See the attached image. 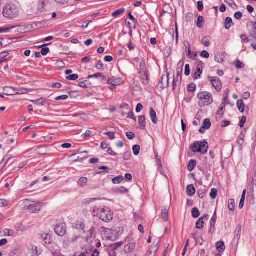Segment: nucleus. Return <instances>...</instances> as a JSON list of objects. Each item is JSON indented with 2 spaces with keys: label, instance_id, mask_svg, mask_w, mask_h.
<instances>
[{
  "label": "nucleus",
  "instance_id": "f257e3e1",
  "mask_svg": "<svg viewBox=\"0 0 256 256\" xmlns=\"http://www.w3.org/2000/svg\"><path fill=\"white\" fill-rule=\"evenodd\" d=\"M94 216H97L103 222H109L113 219L114 213L111 210L106 206L94 207L92 210Z\"/></svg>",
  "mask_w": 256,
  "mask_h": 256
},
{
  "label": "nucleus",
  "instance_id": "f03ea898",
  "mask_svg": "<svg viewBox=\"0 0 256 256\" xmlns=\"http://www.w3.org/2000/svg\"><path fill=\"white\" fill-rule=\"evenodd\" d=\"M3 15L8 18H14L18 16V7L12 3L6 4L3 9Z\"/></svg>",
  "mask_w": 256,
  "mask_h": 256
},
{
  "label": "nucleus",
  "instance_id": "7ed1b4c3",
  "mask_svg": "<svg viewBox=\"0 0 256 256\" xmlns=\"http://www.w3.org/2000/svg\"><path fill=\"white\" fill-rule=\"evenodd\" d=\"M197 98L199 100L198 104L201 107L208 106L213 102L212 96L208 92H202L198 93Z\"/></svg>",
  "mask_w": 256,
  "mask_h": 256
},
{
  "label": "nucleus",
  "instance_id": "20e7f679",
  "mask_svg": "<svg viewBox=\"0 0 256 256\" xmlns=\"http://www.w3.org/2000/svg\"><path fill=\"white\" fill-rule=\"evenodd\" d=\"M208 148V143L204 141L202 142H196L191 146V149L194 152H200L202 154H206Z\"/></svg>",
  "mask_w": 256,
  "mask_h": 256
},
{
  "label": "nucleus",
  "instance_id": "39448f33",
  "mask_svg": "<svg viewBox=\"0 0 256 256\" xmlns=\"http://www.w3.org/2000/svg\"><path fill=\"white\" fill-rule=\"evenodd\" d=\"M196 69L194 75V79L197 80L200 78V75L202 73L204 63L201 60H198L196 62Z\"/></svg>",
  "mask_w": 256,
  "mask_h": 256
},
{
  "label": "nucleus",
  "instance_id": "423d86ee",
  "mask_svg": "<svg viewBox=\"0 0 256 256\" xmlns=\"http://www.w3.org/2000/svg\"><path fill=\"white\" fill-rule=\"evenodd\" d=\"M208 78L216 91L220 92L222 88V84L220 78L218 77H209Z\"/></svg>",
  "mask_w": 256,
  "mask_h": 256
},
{
  "label": "nucleus",
  "instance_id": "0eeeda50",
  "mask_svg": "<svg viewBox=\"0 0 256 256\" xmlns=\"http://www.w3.org/2000/svg\"><path fill=\"white\" fill-rule=\"evenodd\" d=\"M56 233L60 236H64L66 234V224L60 223L54 228Z\"/></svg>",
  "mask_w": 256,
  "mask_h": 256
},
{
  "label": "nucleus",
  "instance_id": "6e6552de",
  "mask_svg": "<svg viewBox=\"0 0 256 256\" xmlns=\"http://www.w3.org/2000/svg\"><path fill=\"white\" fill-rule=\"evenodd\" d=\"M42 205V203L41 202L34 203L28 206V209L31 212H38L41 210Z\"/></svg>",
  "mask_w": 256,
  "mask_h": 256
},
{
  "label": "nucleus",
  "instance_id": "1a4fd4ad",
  "mask_svg": "<svg viewBox=\"0 0 256 256\" xmlns=\"http://www.w3.org/2000/svg\"><path fill=\"white\" fill-rule=\"evenodd\" d=\"M6 88L8 89V90L12 89V90H14L13 93L6 94L7 95H9V96L26 94L28 92V90L24 88H20L18 89H15V88H11V87H8V88Z\"/></svg>",
  "mask_w": 256,
  "mask_h": 256
},
{
  "label": "nucleus",
  "instance_id": "9d476101",
  "mask_svg": "<svg viewBox=\"0 0 256 256\" xmlns=\"http://www.w3.org/2000/svg\"><path fill=\"white\" fill-rule=\"evenodd\" d=\"M136 244L134 242H129L124 246V250L127 254H132L136 249Z\"/></svg>",
  "mask_w": 256,
  "mask_h": 256
},
{
  "label": "nucleus",
  "instance_id": "9b49d317",
  "mask_svg": "<svg viewBox=\"0 0 256 256\" xmlns=\"http://www.w3.org/2000/svg\"><path fill=\"white\" fill-rule=\"evenodd\" d=\"M211 126V122L210 120L206 118L204 120L202 125L200 128L199 130V132L201 134L204 132L205 130L210 128Z\"/></svg>",
  "mask_w": 256,
  "mask_h": 256
},
{
  "label": "nucleus",
  "instance_id": "f8f14e48",
  "mask_svg": "<svg viewBox=\"0 0 256 256\" xmlns=\"http://www.w3.org/2000/svg\"><path fill=\"white\" fill-rule=\"evenodd\" d=\"M208 215L205 214L202 218H200L196 223V227L197 228L200 229L204 226V222L207 221L208 219Z\"/></svg>",
  "mask_w": 256,
  "mask_h": 256
},
{
  "label": "nucleus",
  "instance_id": "ddd939ff",
  "mask_svg": "<svg viewBox=\"0 0 256 256\" xmlns=\"http://www.w3.org/2000/svg\"><path fill=\"white\" fill-rule=\"evenodd\" d=\"M225 106H226L224 104L222 103L221 104L216 114V120H220L224 114L223 110L225 108Z\"/></svg>",
  "mask_w": 256,
  "mask_h": 256
},
{
  "label": "nucleus",
  "instance_id": "4468645a",
  "mask_svg": "<svg viewBox=\"0 0 256 256\" xmlns=\"http://www.w3.org/2000/svg\"><path fill=\"white\" fill-rule=\"evenodd\" d=\"M41 238L46 244H49L52 243V239L48 234L46 233L42 234Z\"/></svg>",
  "mask_w": 256,
  "mask_h": 256
},
{
  "label": "nucleus",
  "instance_id": "2eb2a0df",
  "mask_svg": "<svg viewBox=\"0 0 256 256\" xmlns=\"http://www.w3.org/2000/svg\"><path fill=\"white\" fill-rule=\"evenodd\" d=\"M250 36L256 40V22H252L250 31Z\"/></svg>",
  "mask_w": 256,
  "mask_h": 256
},
{
  "label": "nucleus",
  "instance_id": "dca6fc26",
  "mask_svg": "<svg viewBox=\"0 0 256 256\" xmlns=\"http://www.w3.org/2000/svg\"><path fill=\"white\" fill-rule=\"evenodd\" d=\"M48 0H39L38 4V10L41 12H43L46 10V2Z\"/></svg>",
  "mask_w": 256,
  "mask_h": 256
},
{
  "label": "nucleus",
  "instance_id": "f3484780",
  "mask_svg": "<svg viewBox=\"0 0 256 256\" xmlns=\"http://www.w3.org/2000/svg\"><path fill=\"white\" fill-rule=\"evenodd\" d=\"M186 192L188 196H192L196 193V188L193 185H188L187 186Z\"/></svg>",
  "mask_w": 256,
  "mask_h": 256
},
{
  "label": "nucleus",
  "instance_id": "a211bd4d",
  "mask_svg": "<svg viewBox=\"0 0 256 256\" xmlns=\"http://www.w3.org/2000/svg\"><path fill=\"white\" fill-rule=\"evenodd\" d=\"M150 116L152 119V122L154 124H156L157 122V118H156V114L153 108H150Z\"/></svg>",
  "mask_w": 256,
  "mask_h": 256
},
{
  "label": "nucleus",
  "instance_id": "6ab92c4d",
  "mask_svg": "<svg viewBox=\"0 0 256 256\" xmlns=\"http://www.w3.org/2000/svg\"><path fill=\"white\" fill-rule=\"evenodd\" d=\"M196 160H191L189 161L188 166V169L189 172H192L194 168L196 167Z\"/></svg>",
  "mask_w": 256,
  "mask_h": 256
},
{
  "label": "nucleus",
  "instance_id": "aec40b11",
  "mask_svg": "<svg viewBox=\"0 0 256 256\" xmlns=\"http://www.w3.org/2000/svg\"><path fill=\"white\" fill-rule=\"evenodd\" d=\"M236 105L238 110L241 112H243L244 110L245 105L242 100H238L236 102Z\"/></svg>",
  "mask_w": 256,
  "mask_h": 256
},
{
  "label": "nucleus",
  "instance_id": "412c9836",
  "mask_svg": "<svg viewBox=\"0 0 256 256\" xmlns=\"http://www.w3.org/2000/svg\"><path fill=\"white\" fill-rule=\"evenodd\" d=\"M217 250L220 252H222L225 250V245L223 242H218L216 243Z\"/></svg>",
  "mask_w": 256,
  "mask_h": 256
},
{
  "label": "nucleus",
  "instance_id": "4be33fe9",
  "mask_svg": "<svg viewBox=\"0 0 256 256\" xmlns=\"http://www.w3.org/2000/svg\"><path fill=\"white\" fill-rule=\"evenodd\" d=\"M146 118L144 116H140L138 117V122L141 129H144L146 126Z\"/></svg>",
  "mask_w": 256,
  "mask_h": 256
},
{
  "label": "nucleus",
  "instance_id": "5701e85b",
  "mask_svg": "<svg viewBox=\"0 0 256 256\" xmlns=\"http://www.w3.org/2000/svg\"><path fill=\"white\" fill-rule=\"evenodd\" d=\"M246 192V189L244 190L242 192V198H241L240 202L239 204V208L240 209L242 208L244 206V202L245 200Z\"/></svg>",
  "mask_w": 256,
  "mask_h": 256
},
{
  "label": "nucleus",
  "instance_id": "b1692460",
  "mask_svg": "<svg viewBox=\"0 0 256 256\" xmlns=\"http://www.w3.org/2000/svg\"><path fill=\"white\" fill-rule=\"evenodd\" d=\"M204 18L202 16H199L198 18V21H197V26L198 28H202L204 26Z\"/></svg>",
  "mask_w": 256,
  "mask_h": 256
},
{
  "label": "nucleus",
  "instance_id": "393cba45",
  "mask_svg": "<svg viewBox=\"0 0 256 256\" xmlns=\"http://www.w3.org/2000/svg\"><path fill=\"white\" fill-rule=\"evenodd\" d=\"M232 19L230 18H227L225 20V28L228 30L232 25Z\"/></svg>",
  "mask_w": 256,
  "mask_h": 256
},
{
  "label": "nucleus",
  "instance_id": "a878e982",
  "mask_svg": "<svg viewBox=\"0 0 256 256\" xmlns=\"http://www.w3.org/2000/svg\"><path fill=\"white\" fill-rule=\"evenodd\" d=\"M228 208L232 212L234 211L235 208V202L234 200L230 199L228 200Z\"/></svg>",
  "mask_w": 256,
  "mask_h": 256
},
{
  "label": "nucleus",
  "instance_id": "bb28decb",
  "mask_svg": "<svg viewBox=\"0 0 256 256\" xmlns=\"http://www.w3.org/2000/svg\"><path fill=\"white\" fill-rule=\"evenodd\" d=\"M46 100L44 98H40L37 100H32V102L38 105H44L46 103Z\"/></svg>",
  "mask_w": 256,
  "mask_h": 256
},
{
  "label": "nucleus",
  "instance_id": "cd10ccee",
  "mask_svg": "<svg viewBox=\"0 0 256 256\" xmlns=\"http://www.w3.org/2000/svg\"><path fill=\"white\" fill-rule=\"evenodd\" d=\"M100 78L102 79V80H106V76L102 73H97V74H96L93 75L89 76H88V78Z\"/></svg>",
  "mask_w": 256,
  "mask_h": 256
},
{
  "label": "nucleus",
  "instance_id": "c85d7f7f",
  "mask_svg": "<svg viewBox=\"0 0 256 256\" xmlns=\"http://www.w3.org/2000/svg\"><path fill=\"white\" fill-rule=\"evenodd\" d=\"M124 179V178L122 176H118L112 178V182L114 184H120L123 181Z\"/></svg>",
  "mask_w": 256,
  "mask_h": 256
},
{
  "label": "nucleus",
  "instance_id": "c756f323",
  "mask_svg": "<svg viewBox=\"0 0 256 256\" xmlns=\"http://www.w3.org/2000/svg\"><path fill=\"white\" fill-rule=\"evenodd\" d=\"M88 182V179L86 177H82L79 179L78 181V184L81 186H86Z\"/></svg>",
  "mask_w": 256,
  "mask_h": 256
},
{
  "label": "nucleus",
  "instance_id": "7c9ffc66",
  "mask_svg": "<svg viewBox=\"0 0 256 256\" xmlns=\"http://www.w3.org/2000/svg\"><path fill=\"white\" fill-rule=\"evenodd\" d=\"M192 217L194 218H198L200 215V212L198 208H193L192 210Z\"/></svg>",
  "mask_w": 256,
  "mask_h": 256
},
{
  "label": "nucleus",
  "instance_id": "2f4dec72",
  "mask_svg": "<svg viewBox=\"0 0 256 256\" xmlns=\"http://www.w3.org/2000/svg\"><path fill=\"white\" fill-rule=\"evenodd\" d=\"M202 43L206 47L210 46V42L208 37L204 36L202 40Z\"/></svg>",
  "mask_w": 256,
  "mask_h": 256
},
{
  "label": "nucleus",
  "instance_id": "473e14b6",
  "mask_svg": "<svg viewBox=\"0 0 256 256\" xmlns=\"http://www.w3.org/2000/svg\"><path fill=\"white\" fill-rule=\"evenodd\" d=\"M124 11H125L124 8H120V9L116 10V11H115L112 14V16L114 17H116L118 16H119L120 14H123L124 12Z\"/></svg>",
  "mask_w": 256,
  "mask_h": 256
},
{
  "label": "nucleus",
  "instance_id": "72a5a7b5",
  "mask_svg": "<svg viewBox=\"0 0 256 256\" xmlns=\"http://www.w3.org/2000/svg\"><path fill=\"white\" fill-rule=\"evenodd\" d=\"M162 217L164 220V221L168 220V211L166 208L162 210Z\"/></svg>",
  "mask_w": 256,
  "mask_h": 256
},
{
  "label": "nucleus",
  "instance_id": "f704fd0d",
  "mask_svg": "<svg viewBox=\"0 0 256 256\" xmlns=\"http://www.w3.org/2000/svg\"><path fill=\"white\" fill-rule=\"evenodd\" d=\"M217 194H218L217 190L214 188H212L211 190V192L210 193V196L212 200L215 199L217 196Z\"/></svg>",
  "mask_w": 256,
  "mask_h": 256
},
{
  "label": "nucleus",
  "instance_id": "c9c22d12",
  "mask_svg": "<svg viewBox=\"0 0 256 256\" xmlns=\"http://www.w3.org/2000/svg\"><path fill=\"white\" fill-rule=\"evenodd\" d=\"M10 206L9 202L8 200L4 199L0 200V207H6Z\"/></svg>",
  "mask_w": 256,
  "mask_h": 256
},
{
  "label": "nucleus",
  "instance_id": "e433bc0d",
  "mask_svg": "<svg viewBox=\"0 0 256 256\" xmlns=\"http://www.w3.org/2000/svg\"><path fill=\"white\" fill-rule=\"evenodd\" d=\"M132 150L134 155H138L140 153V146L139 145L134 146H132Z\"/></svg>",
  "mask_w": 256,
  "mask_h": 256
},
{
  "label": "nucleus",
  "instance_id": "4c0bfd02",
  "mask_svg": "<svg viewBox=\"0 0 256 256\" xmlns=\"http://www.w3.org/2000/svg\"><path fill=\"white\" fill-rule=\"evenodd\" d=\"M78 78L77 74H73L66 77V79L68 80H76Z\"/></svg>",
  "mask_w": 256,
  "mask_h": 256
},
{
  "label": "nucleus",
  "instance_id": "58836bf2",
  "mask_svg": "<svg viewBox=\"0 0 256 256\" xmlns=\"http://www.w3.org/2000/svg\"><path fill=\"white\" fill-rule=\"evenodd\" d=\"M118 79H115L114 78H110L108 81H107V83L108 84H116V86H117L118 84H119L118 82Z\"/></svg>",
  "mask_w": 256,
  "mask_h": 256
},
{
  "label": "nucleus",
  "instance_id": "ea45409f",
  "mask_svg": "<svg viewBox=\"0 0 256 256\" xmlns=\"http://www.w3.org/2000/svg\"><path fill=\"white\" fill-rule=\"evenodd\" d=\"M140 72L142 74V76H144L142 78V80H146L147 82H148L149 78L146 72L143 69Z\"/></svg>",
  "mask_w": 256,
  "mask_h": 256
},
{
  "label": "nucleus",
  "instance_id": "a19ab883",
  "mask_svg": "<svg viewBox=\"0 0 256 256\" xmlns=\"http://www.w3.org/2000/svg\"><path fill=\"white\" fill-rule=\"evenodd\" d=\"M196 90V85L194 84H190L188 85V90L190 92H194Z\"/></svg>",
  "mask_w": 256,
  "mask_h": 256
},
{
  "label": "nucleus",
  "instance_id": "79ce46f5",
  "mask_svg": "<svg viewBox=\"0 0 256 256\" xmlns=\"http://www.w3.org/2000/svg\"><path fill=\"white\" fill-rule=\"evenodd\" d=\"M206 189H200L198 192V194L200 198H202L206 192Z\"/></svg>",
  "mask_w": 256,
  "mask_h": 256
},
{
  "label": "nucleus",
  "instance_id": "37998d69",
  "mask_svg": "<svg viewBox=\"0 0 256 256\" xmlns=\"http://www.w3.org/2000/svg\"><path fill=\"white\" fill-rule=\"evenodd\" d=\"M15 228H16V229L18 231L24 232V231L26 230L25 227L23 225H22V224H17Z\"/></svg>",
  "mask_w": 256,
  "mask_h": 256
},
{
  "label": "nucleus",
  "instance_id": "c03bdc74",
  "mask_svg": "<svg viewBox=\"0 0 256 256\" xmlns=\"http://www.w3.org/2000/svg\"><path fill=\"white\" fill-rule=\"evenodd\" d=\"M104 134L108 136L109 138L112 140L114 139L115 138V134L113 132H104Z\"/></svg>",
  "mask_w": 256,
  "mask_h": 256
},
{
  "label": "nucleus",
  "instance_id": "a18cd8bd",
  "mask_svg": "<svg viewBox=\"0 0 256 256\" xmlns=\"http://www.w3.org/2000/svg\"><path fill=\"white\" fill-rule=\"evenodd\" d=\"M190 74V66L189 64H186L185 66L184 74L188 76Z\"/></svg>",
  "mask_w": 256,
  "mask_h": 256
},
{
  "label": "nucleus",
  "instance_id": "49530a36",
  "mask_svg": "<svg viewBox=\"0 0 256 256\" xmlns=\"http://www.w3.org/2000/svg\"><path fill=\"white\" fill-rule=\"evenodd\" d=\"M240 38L242 39V42H244V43L248 42L249 41H250V40H249L248 38L245 34H242L240 36Z\"/></svg>",
  "mask_w": 256,
  "mask_h": 256
},
{
  "label": "nucleus",
  "instance_id": "de8ad7c7",
  "mask_svg": "<svg viewBox=\"0 0 256 256\" xmlns=\"http://www.w3.org/2000/svg\"><path fill=\"white\" fill-rule=\"evenodd\" d=\"M246 120V118L245 116H243L239 123V126L240 128L244 127V124H245Z\"/></svg>",
  "mask_w": 256,
  "mask_h": 256
},
{
  "label": "nucleus",
  "instance_id": "09e8293b",
  "mask_svg": "<svg viewBox=\"0 0 256 256\" xmlns=\"http://www.w3.org/2000/svg\"><path fill=\"white\" fill-rule=\"evenodd\" d=\"M200 55L202 57L206 58H208L210 56V54H209L208 52H206V50L202 51L200 52Z\"/></svg>",
  "mask_w": 256,
  "mask_h": 256
},
{
  "label": "nucleus",
  "instance_id": "8fccbe9b",
  "mask_svg": "<svg viewBox=\"0 0 256 256\" xmlns=\"http://www.w3.org/2000/svg\"><path fill=\"white\" fill-rule=\"evenodd\" d=\"M127 46L130 50H132L134 49V44L131 40L129 41Z\"/></svg>",
  "mask_w": 256,
  "mask_h": 256
},
{
  "label": "nucleus",
  "instance_id": "3c124183",
  "mask_svg": "<svg viewBox=\"0 0 256 256\" xmlns=\"http://www.w3.org/2000/svg\"><path fill=\"white\" fill-rule=\"evenodd\" d=\"M50 52V49L48 48H42L41 50V54L43 56H46Z\"/></svg>",
  "mask_w": 256,
  "mask_h": 256
},
{
  "label": "nucleus",
  "instance_id": "603ef678",
  "mask_svg": "<svg viewBox=\"0 0 256 256\" xmlns=\"http://www.w3.org/2000/svg\"><path fill=\"white\" fill-rule=\"evenodd\" d=\"M68 98V95H62L61 96H58L56 98L55 100H66Z\"/></svg>",
  "mask_w": 256,
  "mask_h": 256
},
{
  "label": "nucleus",
  "instance_id": "864d4df0",
  "mask_svg": "<svg viewBox=\"0 0 256 256\" xmlns=\"http://www.w3.org/2000/svg\"><path fill=\"white\" fill-rule=\"evenodd\" d=\"M96 68L98 70H102L104 68L103 64L101 61H99L96 66Z\"/></svg>",
  "mask_w": 256,
  "mask_h": 256
},
{
  "label": "nucleus",
  "instance_id": "5fc2aeb1",
  "mask_svg": "<svg viewBox=\"0 0 256 256\" xmlns=\"http://www.w3.org/2000/svg\"><path fill=\"white\" fill-rule=\"evenodd\" d=\"M126 136L130 140H132L135 137V134L132 132H127L126 134Z\"/></svg>",
  "mask_w": 256,
  "mask_h": 256
},
{
  "label": "nucleus",
  "instance_id": "6e6d98bb",
  "mask_svg": "<svg viewBox=\"0 0 256 256\" xmlns=\"http://www.w3.org/2000/svg\"><path fill=\"white\" fill-rule=\"evenodd\" d=\"M131 156V154L130 152H126L123 155V158L124 160H128Z\"/></svg>",
  "mask_w": 256,
  "mask_h": 256
},
{
  "label": "nucleus",
  "instance_id": "4d7b16f0",
  "mask_svg": "<svg viewBox=\"0 0 256 256\" xmlns=\"http://www.w3.org/2000/svg\"><path fill=\"white\" fill-rule=\"evenodd\" d=\"M244 67V64L240 62V60H238L236 64V68H242Z\"/></svg>",
  "mask_w": 256,
  "mask_h": 256
},
{
  "label": "nucleus",
  "instance_id": "13d9d810",
  "mask_svg": "<svg viewBox=\"0 0 256 256\" xmlns=\"http://www.w3.org/2000/svg\"><path fill=\"white\" fill-rule=\"evenodd\" d=\"M90 254L88 251H86L82 254L75 253L74 256H89Z\"/></svg>",
  "mask_w": 256,
  "mask_h": 256
},
{
  "label": "nucleus",
  "instance_id": "bf43d9fd",
  "mask_svg": "<svg viewBox=\"0 0 256 256\" xmlns=\"http://www.w3.org/2000/svg\"><path fill=\"white\" fill-rule=\"evenodd\" d=\"M198 8L200 12H202L204 9L203 3L202 1L198 2Z\"/></svg>",
  "mask_w": 256,
  "mask_h": 256
},
{
  "label": "nucleus",
  "instance_id": "052dcab7",
  "mask_svg": "<svg viewBox=\"0 0 256 256\" xmlns=\"http://www.w3.org/2000/svg\"><path fill=\"white\" fill-rule=\"evenodd\" d=\"M142 108H143V106H142V104L140 103L138 104L136 106V112H140L142 110Z\"/></svg>",
  "mask_w": 256,
  "mask_h": 256
},
{
  "label": "nucleus",
  "instance_id": "680f3d73",
  "mask_svg": "<svg viewBox=\"0 0 256 256\" xmlns=\"http://www.w3.org/2000/svg\"><path fill=\"white\" fill-rule=\"evenodd\" d=\"M4 233L8 236H12L14 235V231L10 229H6Z\"/></svg>",
  "mask_w": 256,
  "mask_h": 256
},
{
  "label": "nucleus",
  "instance_id": "e2e57ef3",
  "mask_svg": "<svg viewBox=\"0 0 256 256\" xmlns=\"http://www.w3.org/2000/svg\"><path fill=\"white\" fill-rule=\"evenodd\" d=\"M242 14L240 12H238L234 14V18L237 20H240L242 17Z\"/></svg>",
  "mask_w": 256,
  "mask_h": 256
},
{
  "label": "nucleus",
  "instance_id": "0e129e2a",
  "mask_svg": "<svg viewBox=\"0 0 256 256\" xmlns=\"http://www.w3.org/2000/svg\"><path fill=\"white\" fill-rule=\"evenodd\" d=\"M198 54L196 52H192V54H190L188 57L192 60H195Z\"/></svg>",
  "mask_w": 256,
  "mask_h": 256
},
{
  "label": "nucleus",
  "instance_id": "69168bd1",
  "mask_svg": "<svg viewBox=\"0 0 256 256\" xmlns=\"http://www.w3.org/2000/svg\"><path fill=\"white\" fill-rule=\"evenodd\" d=\"M78 84L82 88H87L86 82V81L79 82Z\"/></svg>",
  "mask_w": 256,
  "mask_h": 256
},
{
  "label": "nucleus",
  "instance_id": "338daca9",
  "mask_svg": "<svg viewBox=\"0 0 256 256\" xmlns=\"http://www.w3.org/2000/svg\"><path fill=\"white\" fill-rule=\"evenodd\" d=\"M125 178L128 182L131 181L132 178V176L130 174H125Z\"/></svg>",
  "mask_w": 256,
  "mask_h": 256
},
{
  "label": "nucleus",
  "instance_id": "774afa93",
  "mask_svg": "<svg viewBox=\"0 0 256 256\" xmlns=\"http://www.w3.org/2000/svg\"><path fill=\"white\" fill-rule=\"evenodd\" d=\"M230 124V122L228 120H224L222 121V122L221 124L222 127H226V126H228Z\"/></svg>",
  "mask_w": 256,
  "mask_h": 256
}]
</instances>
